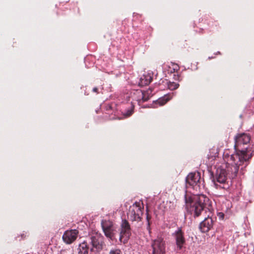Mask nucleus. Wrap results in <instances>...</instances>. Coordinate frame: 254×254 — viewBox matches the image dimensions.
<instances>
[{
    "instance_id": "obj_1",
    "label": "nucleus",
    "mask_w": 254,
    "mask_h": 254,
    "mask_svg": "<svg viewBox=\"0 0 254 254\" xmlns=\"http://www.w3.org/2000/svg\"><path fill=\"white\" fill-rule=\"evenodd\" d=\"M250 136L247 134H241L236 138L235 147L238 152L232 155L225 154L224 160L226 165L234 167V173H237L239 166L246 163L252 156L253 146L249 144Z\"/></svg>"
},
{
    "instance_id": "obj_2",
    "label": "nucleus",
    "mask_w": 254,
    "mask_h": 254,
    "mask_svg": "<svg viewBox=\"0 0 254 254\" xmlns=\"http://www.w3.org/2000/svg\"><path fill=\"white\" fill-rule=\"evenodd\" d=\"M208 198L203 194L186 197V203L187 208H190V211L193 212L195 216H198L203 210Z\"/></svg>"
},
{
    "instance_id": "obj_3",
    "label": "nucleus",
    "mask_w": 254,
    "mask_h": 254,
    "mask_svg": "<svg viewBox=\"0 0 254 254\" xmlns=\"http://www.w3.org/2000/svg\"><path fill=\"white\" fill-rule=\"evenodd\" d=\"M102 249V246L98 240L92 237L88 243L84 241L79 245L78 254H87L90 250L91 253L96 254Z\"/></svg>"
},
{
    "instance_id": "obj_4",
    "label": "nucleus",
    "mask_w": 254,
    "mask_h": 254,
    "mask_svg": "<svg viewBox=\"0 0 254 254\" xmlns=\"http://www.w3.org/2000/svg\"><path fill=\"white\" fill-rule=\"evenodd\" d=\"M143 209V203L141 202H135L129 207L127 213L128 218L132 221H139L141 220L142 215V209Z\"/></svg>"
},
{
    "instance_id": "obj_5",
    "label": "nucleus",
    "mask_w": 254,
    "mask_h": 254,
    "mask_svg": "<svg viewBox=\"0 0 254 254\" xmlns=\"http://www.w3.org/2000/svg\"><path fill=\"white\" fill-rule=\"evenodd\" d=\"M102 228L105 235L111 240L115 239L118 231L117 227L110 220H102Z\"/></svg>"
},
{
    "instance_id": "obj_6",
    "label": "nucleus",
    "mask_w": 254,
    "mask_h": 254,
    "mask_svg": "<svg viewBox=\"0 0 254 254\" xmlns=\"http://www.w3.org/2000/svg\"><path fill=\"white\" fill-rule=\"evenodd\" d=\"M152 254H164L165 252V242L161 238H157L152 243Z\"/></svg>"
},
{
    "instance_id": "obj_7",
    "label": "nucleus",
    "mask_w": 254,
    "mask_h": 254,
    "mask_svg": "<svg viewBox=\"0 0 254 254\" xmlns=\"http://www.w3.org/2000/svg\"><path fill=\"white\" fill-rule=\"evenodd\" d=\"M78 231L76 230H71L65 231L63 236V241L67 244H70L77 238Z\"/></svg>"
},
{
    "instance_id": "obj_8",
    "label": "nucleus",
    "mask_w": 254,
    "mask_h": 254,
    "mask_svg": "<svg viewBox=\"0 0 254 254\" xmlns=\"http://www.w3.org/2000/svg\"><path fill=\"white\" fill-rule=\"evenodd\" d=\"M215 179L218 183L223 184L222 188L225 189V183L227 181V172L226 170L221 167H218L217 169L215 175Z\"/></svg>"
},
{
    "instance_id": "obj_9",
    "label": "nucleus",
    "mask_w": 254,
    "mask_h": 254,
    "mask_svg": "<svg viewBox=\"0 0 254 254\" xmlns=\"http://www.w3.org/2000/svg\"><path fill=\"white\" fill-rule=\"evenodd\" d=\"M130 230V226L128 222L126 220L122 221L121 225V230L120 232V240L122 242L124 237H126L125 239L123 241L124 243L127 241V238L129 237V233Z\"/></svg>"
},
{
    "instance_id": "obj_10",
    "label": "nucleus",
    "mask_w": 254,
    "mask_h": 254,
    "mask_svg": "<svg viewBox=\"0 0 254 254\" xmlns=\"http://www.w3.org/2000/svg\"><path fill=\"white\" fill-rule=\"evenodd\" d=\"M200 179V173L198 172L191 173L188 175L187 177V183L190 186H196Z\"/></svg>"
},
{
    "instance_id": "obj_11",
    "label": "nucleus",
    "mask_w": 254,
    "mask_h": 254,
    "mask_svg": "<svg viewBox=\"0 0 254 254\" xmlns=\"http://www.w3.org/2000/svg\"><path fill=\"white\" fill-rule=\"evenodd\" d=\"M213 221L211 218H205L200 224L199 228L203 233H206L209 231L212 226Z\"/></svg>"
},
{
    "instance_id": "obj_12",
    "label": "nucleus",
    "mask_w": 254,
    "mask_h": 254,
    "mask_svg": "<svg viewBox=\"0 0 254 254\" xmlns=\"http://www.w3.org/2000/svg\"><path fill=\"white\" fill-rule=\"evenodd\" d=\"M185 243V240L181 230H179L176 233V244L178 247L181 249Z\"/></svg>"
},
{
    "instance_id": "obj_13",
    "label": "nucleus",
    "mask_w": 254,
    "mask_h": 254,
    "mask_svg": "<svg viewBox=\"0 0 254 254\" xmlns=\"http://www.w3.org/2000/svg\"><path fill=\"white\" fill-rule=\"evenodd\" d=\"M152 80V78L149 74H144L140 78V84L143 86L147 85L150 83Z\"/></svg>"
},
{
    "instance_id": "obj_14",
    "label": "nucleus",
    "mask_w": 254,
    "mask_h": 254,
    "mask_svg": "<svg viewBox=\"0 0 254 254\" xmlns=\"http://www.w3.org/2000/svg\"><path fill=\"white\" fill-rule=\"evenodd\" d=\"M171 98L172 97H170L169 95H165L163 97L157 100L155 103L159 104L160 106H162L166 104Z\"/></svg>"
},
{
    "instance_id": "obj_15",
    "label": "nucleus",
    "mask_w": 254,
    "mask_h": 254,
    "mask_svg": "<svg viewBox=\"0 0 254 254\" xmlns=\"http://www.w3.org/2000/svg\"><path fill=\"white\" fill-rule=\"evenodd\" d=\"M179 84L174 82H169L168 83V87L170 90H175L179 87Z\"/></svg>"
},
{
    "instance_id": "obj_16",
    "label": "nucleus",
    "mask_w": 254,
    "mask_h": 254,
    "mask_svg": "<svg viewBox=\"0 0 254 254\" xmlns=\"http://www.w3.org/2000/svg\"><path fill=\"white\" fill-rule=\"evenodd\" d=\"M136 92L137 94L140 95L142 96V100L143 101H145L148 99L149 97L148 96H146V93L145 92H142L141 90H137Z\"/></svg>"
},
{
    "instance_id": "obj_17",
    "label": "nucleus",
    "mask_w": 254,
    "mask_h": 254,
    "mask_svg": "<svg viewBox=\"0 0 254 254\" xmlns=\"http://www.w3.org/2000/svg\"><path fill=\"white\" fill-rule=\"evenodd\" d=\"M110 254H121V251L119 250H112L110 251Z\"/></svg>"
},
{
    "instance_id": "obj_18",
    "label": "nucleus",
    "mask_w": 254,
    "mask_h": 254,
    "mask_svg": "<svg viewBox=\"0 0 254 254\" xmlns=\"http://www.w3.org/2000/svg\"><path fill=\"white\" fill-rule=\"evenodd\" d=\"M132 111H131V110H129V111H128L126 113V114L125 116H127V117H128V116H130V115L132 114Z\"/></svg>"
},
{
    "instance_id": "obj_19",
    "label": "nucleus",
    "mask_w": 254,
    "mask_h": 254,
    "mask_svg": "<svg viewBox=\"0 0 254 254\" xmlns=\"http://www.w3.org/2000/svg\"><path fill=\"white\" fill-rule=\"evenodd\" d=\"M97 90H98V89H97V88H96V87H95V88H94L93 89V91L94 92H97Z\"/></svg>"
},
{
    "instance_id": "obj_20",
    "label": "nucleus",
    "mask_w": 254,
    "mask_h": 254,
    "mask_svg": "<svg viewBox=\"0 0 254 254\" xmlns=\"http://www.w3.org/2000/svg\"><path fill=\"white\" fill-rule=\"evenodd\" d=\"M147 219L148 220V216H147Z\"/></svg>"
}]
</instances>
